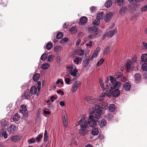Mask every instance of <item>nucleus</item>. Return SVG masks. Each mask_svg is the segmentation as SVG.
Masks as SVG:
<instances>
[{"mask_svg":"<svg viewBox=\"0 0 147 147\" xmlns=\"http://www.w3.org/2000/svg\"><path fill=\"white\" fill-rule=\"evenodd\" d=\"M120 94L119 90L117 89H110L107 94L104 92H101L99 95V101L100 103L103 106V108L106 109L108 106L107 103L104 101V97H110L111 95L114 97H117Z\"/></svg>","mask_w":147,"mask_h":147,"instance_id":"nucleus-1","label":"nucleus"},{"mask_svg":"<svg viewBox=\"0 0 147 147\" xmlns=\"http://www.w3.org/2000/svg\"><path fill=\"white\" fill-rule=\"evenodd\" d=\"M85 118V115L82 116L80 121L76 124V125L80 124L81 128L79 130V133L80 135L83 136H85L88 132L87 121H84Z\"/></svg>","mask_w":147,"mask_h":147,"instance_id":"nucleus-2","label":"nucleus"},{"mask_svg":"<svg viewBox=\"0 0 147 147\" xmlns=\"http://www.w3.org/2000/svg\"><path fill=\"white\" fill-rule=\"evenodd\" d=\"M109 80L111 84L110 89H115L116 88H119L121 86V83L117 81L112 76H110Z\"/></svg>","mask_w":147,"mask_h":147,"instance_id":"nucleus-3","label":"nucleus"},{"mask_svg":"<svg viewBox=\"0 0 147 147\" xmlns=\"http://www.w3.org/2000/svg\"><path fill=\"white\" fill-rule=\"evenodd\" d=\"M98 103L102 106L101 108L98 105H96L95 106V109H97V112L96 113L95 115V117L94 118H96V119H98L100 118L101 117V114H102L104 113V111L103 110L106 109L107 108H107L106 109L104 108H103V106L100 103L99 101V98L98 101Z\"/></svg>","mask_w":147,"mask_h":147,"instance_id":"nucleus-4","label":"nucleus"},{"mask_svg":"<svg viewBox=\"0 0 147 147\" xmlns=\"http://www.w3.org/2000/svg\"><path fill=\"white\" fill-rule=\"evenodd\" d=\"M94 116L92 115H90L89 116L87 125L88 124L89 125L92 127H96L97 125V122L94 120Z\"/></svg>","mask_w":147,"mask_h":147,"instance_id":"nucleus-5","label":"nucleus"},{"mask_svg":"<svg viewBox=\"0 0 147 147\" xmlns=\"http://www.w3.org/2000/svg\"><path fill=\"white\" fill-rule=\"evenodd\" d=\"M136 61V58H134V60L133 62L131 61L129 59L127 60L126 63V68L127 71H129L131 67H133V63L135 62Z\"/></svg>","mask_w":147,"mask_h":147,"instance_id":"nucleus-6","label":"nucleus"},{"mask_svg":"<svg viewBox=\"0 0 147 147\" xmlns=\"http://www.w3.org/2000/svg\"><path fill=\"white\" fill-rule=\"evenodd\" d=\"M84 99L91 104H94L96 101V98L90 96H85Z\"/></svg>","mask_w":147,"mask_h":147,"instance_id":"nucleus-7","label":"nucleus"},{"mask_svg":"<svg viewBox=\"0 0 147 147\" xmlns=\"http://www.w3.org/2000/svg\"><path fill=\"white\" fill-rule=\"evenodd\" d=\"M81 85V82L79 81H76L75 82L72 87V93L75 92L77 90L78 88Z\"/></svg>","mask_w":147,"mask_h":147,"instance_id":"nucleus-8","label":"nucleus"},{"mask_svg":"<svg viewBox=\"0 0 147 147\" xmlns=\"http://www.w3.org/2000/svg\"><path fill=\"white\" fill-rule=\"evenodd\" d=\"M112 14L113 13L111 12H110L107 14L104 18V20L105 22H108L110 20L111 18Z\"/></svg>","mask_w":147,"mask_h":147,"instance_id":"nucleus-9","label":"nucleus"},{"mask_svg":"<svg viewBox=\"0 0 147 147\" xmlns=\"http://www.w3.org/2000/svg\"><path fill=\"white\" fill-rule=\"evenodd\" d=\"M117 32L116 29H115L112 30L107 32L106 34V35L108 37H111L114 34L116 33Z\"/></svg>","mask_w":147,"mask_h":147,"instance_id":"nucleus-10","label":"nucleus"},{"mask_svg":"<svg viewBox=\"0 0 147 147\" xmlns=\"http://www.w3.org/2000/svg\"><path fill=\"white\" fill-rule=\"evenodd\" d=\"M78 71L77 69H75L74 71H72L71 72H69V74L74 77V79H73V81H74V80H76V79L77 78L76 74Z\"/></svg>","mask_w":147,"mask_h":147,"instance_id":"nucleus-11","label":"nucleus"},{"mask_svg":"<svg viewBox=\"0 0 147 147\" xmlns=\"http://www.w3.org/2000/svg\"><path fill=\"white\" fill-rule=\"evenodd\" d=\"M98 28L96 27L92 26L88 28V31L92 34H94L96 32H98L97 30Z\"/></svg>","mask_w":147,"mask_h":147,"instance_id":"nucleus-12","label":"nucleus"},{"mask_svg":"<svg viewBox=\"0 0 147 147\" xmlns=\"http://www.w3.org/2000/svg\"><path fill=\"white\" fill-rule=\"evenodd\" d=\"M16 130V127L13 125H10L8 129V131L10 134L13 133Z\"/></svg>","mask_w":147,"mask_h":147,"instance_id":"nucleus-13","label":"nucleus"},{"mask_svg":"<svg viewBox=\"0 0 147 147\" xmlns=\"http://www.w3.org/2000/svg\"><path fill=\"white\" fill-rule=\"evenodd\" d=\"M131 87L130 84L128 82H126L123 86V88L127 91H129Z\"/></svg>","mask_w":147,"mask_h":147,"instance_id":"nucleus-14","label":"nucleus"},{"mask_svg":"<svg viewBox=\"0 0 147 147\" xmlns=\"http://www.w3.org/2000/svg\"><path fill=\"white\" fill-rule=\"evenodd\" d=\"M88 20V19L87 17L85 16L82 17L80 19V24L82 25H84L86 23Z\"/></svg>","mask_w":147,"mask_h":147,"instance_id":"nucleus-15","label":"nucleus"},{"mask_svg":"<svg viewBox=\"0 0 147 147\" xmlns=\"http://www.w3.org/2000/svg\"><path fill=\"white\" fill-rule=\"evenodd\" d=\"M31 93L32 94H36L37 92L36 87L35 86H32L30 89Z\"/></svg>","mask_w":147,"mask_h":147,"instance_id":"nucleus-16","label":"nucleus"},{"mask_svg":"<svg viewBox=\"0 0 147 147\" xmlns=\"http://www.w3.org/2000/svg\"><path fill=\"white\" fill-rule=\"evenodd\" d=\"M0 136H3L5 139L7 138L8 135L6 131L3 129H2L0 130Z\"/></svg>","mask_w":147,"mask_h":147,"instance_id":"nucleus-17","label":"nucleus"},{"mask_svg":"<svg viewBox=\"0 0 147 147\" xmlns=\"http://www.w3.org/2000/svg\"><path fill=\"white\" fill-rule=\"evenodd\" d=\"M67 70L69 72L74 71L75 69H77L76 66L73 64H71L67 67Z\"/></svg>","mask_w":147,"mask_h":147,"instance_id":"nucleus-18","label":"nucleus"},{"mask_svg":"<svg viewBox=\"0 0 147 147\" xmlns=\"http://www.w3.org/2000/svg\"><path fill=\"white\" fill-rule=\"evenodd\" d=\"M127 11V8L126 7H122L119 10L120 13L122 15H124Z\"/></svg>","mask_w":147,"mask_h":147,"instance_id":"nucleus-19","label":"nucleus"},{"mask_svg":"<svg viewBox=\"0 0 147 147\" xmlns=\"http://www.w3.org/2000/svg\"><path fill=\"white\" fill-rule=\"evenodd\" d=\"M135 80L136 84H138L140 81V75L139 74H137L135 75Z\"/></svg>","mask_w":147,"mask_h":147,"instance_id":"nucleus-20","label":"nucleus"},{"mask_svg":"<svg viewBox=\"0 0 147 147\" xmlns=\"http://www.w3.org/2000/svg\"><path fill=\"white\" fill-rule=\"evenodd\" d=\"M115 106L114 104H111L109 107V111L111 112H114L115 109Z\"/></svg>","mask_w":147,"mask_h":147,"instance_id":"nucleus-21","label":"nucleus"},{"mask_svg":"<svg viewBox=\"0 0 147 147\" xmlns=\"http://www.w3.org/2000/svg\"><path fill=\"white\" fill-rule=\"evenodd\" d=\"M141 58L142 61L146 62H147V54L145 53L142 54Z\"/></svg>","mask_w":147,"mask_h":147,"instance_id":"nucleus-22","label":"nucleus"},{"mask_svg":"<svg viewBox=\"0 0 147 147\" xmlns=\"http://www.w3.org/2000/svg\"><path fill=\"white\" fill-rule=\"evenodd\" d=\"M99 131L98 129L96 128H94L92 131V134L94 136L97 135L98 134Z\"/></svg>","mask_w":147,"mask_h":147,"instance_id":"nucleus-23","label":"nucleus"},{"mask_svg":"<svg viewBox=\"0 0 147 147\" xmlns=\"http://www.w3.org/2000/svg\"><path fill=\"white\" fill-rule=\"evenodd\" d=\"M98 123L100 127H103L105 126L106 124V122L104 119H102Z\"/></svg>","mask_w":147,"mask_h":147,"instance_id":"nucleus-24","label":"nucleus"},{"mask_svg":"<svg viewBox=\"0 0 147 147\" xmlns=\"http://www.w3.org/2000/svg\"><path fill=\"white\" fill-rule=\"evenodd\" d=\"M26 106L24 105H22L21 106L20 111L23 114H24L26 113Z\"/></svg>","mask_w":147,"mask_h":147,"instance_id":"nucleus-25","label":"nucleus"},{"mask_svg":"<svg viewBox=\"0 0 147 147\" xmlns=\"http://www.w3.org/2000/svg\"><path fill=\"white\" fill-rule=\"evenodd\" d=\"M20 118V115L18 114H16L13 116L12 119L13 120L17 121L19 120Z\"/></svg>","mask_w":147,"mask_h":147,"instance_id":"nucleus-26","label":"nucleus"},{"mask_svg":"<svg viewBox=\"0 0 147 147\" xmlns=\"http://www.w3.org/2000/svg\"><path fill=\"white\" fill-rule=\"evenodd\" d=\"M112 3L111 0H108L105 3V6L107 8L111 6Z\"/></svg>","mask_w":147,"mask_h":147,"instance_id":"nucleus-27","label":"nucleus"},{"mask_svg":"<svg viewBox=\"0 0 147 147\" xmlns=\"http://www.w3.org/2000/svg\"><path fill=\"white\" fill-rule=\"evenodd\" d=\"M40 77V75L39 74L37 73L34 74L33 77V79L34 81L35 82L37 81Z\"/></svg>","mask_w":147,"mask_h":147,"instance_id":"nucleus-28","label":"nucleus"},{"mask_svg":"<svg viewBox=\"0 0 147 147\" xmlns=\"http://www.w3.org/2000/svg\"><path fill=\"white\" fill-rule=\"evenodd\" d=\"M90 61V58L84 60L82 62V65L86 67L89 64Z\"/></svg>","mask_w":147,"mask_h":147,"instance_id":"nucleus-29","label":"nucleus"},{"mask_svg":"<svg viewBox=\"0 0 147 147\" xmlns=\"http://www.w3.org/2000/svg\"><path fill=\"white\" fill-rule=\"evenodd\" d=\"M50 66V65L49 63H45L43 64L42 66V68L43 69H48Z\"/></svg>","mask_w":147,"mask_h":147,"instance_id":"nucleus-30","label":"nucleus"},{"mask_svg":"<svg viewBox=\"0 0 147 147\" xmlns=\"http://www.w3.org/2000/svg\"><path fill=\"white\" fill-rule=\"evenodd\" d=\"M24 97L25 99H28L30 97V94L29 92H25Z\"/></svg>","mask_w":147,"mask_h":147,"instance_id":"nucleus-31","label":"nucleus"},{"mask_svg":"<svg viewBox=\"0 0 147 147\" xmlns=\"http://www.w3.org/2000/svg\"><path fill=\"white\" fill-rule=\"evenodd\" d=\"M62 117L63 119H67V113L66 111L65 110H63L62 111Z\"/></svg>","mask_w":147,"mask_h":147,"instance_id":"nucleus-32","label":"nucleus"},{"mask_svg":"<svg viewBox=\"0 0 147 147\" xmlns=\"http://www.w3.org/2000/svg\"><path fill=\"white\" fill-rule=\"evenodd\" d=\"M103 12L99 13L97 16L96 18L100 20L103 18Z\"/></svg>","mask_w":147,"mask_h":147,"instance_id":"nucleus-33","label":"nucleus"},{"mask_svg":"<svg viewBox=\"0 0 147 147\" xmlns=\"http://www.w3.org/2000/svg\"><path fill=\"white\" fill-rule=\"evenodd\" d=\"M61 47L59 46H57L55 47L54 48V50L56 52H57L61 50Z\"/></svg>","mask_w":147,"mask_h":147,"instance_id":"nucleus-34","label":"nucleus"},{"mask_svg":"<svg viewBox=\"0 0 147 147\" xmlns=\"http://www.w3.org/2000/svg\"><path fill=\"white\" fill-rule=\"evenodd\" d=\"M47 53H45L42 55L40 58V59L42 61H45L47 58Z\"/></svg>","mask_w":147,"mask_h":147,"instance_id":"nucleus-35","label":"nucleus"},{"mask_svg":"<svg viewBox=\"0 0 147 147\" xmlns=\"http://www.w3.org/2000/svg\"><path fill=\"white\" fill-rule=\"evenodd\" d=\"M97 30H98V31L99 32H96L95 33H94V36L95 37H97L101 34V31L99 29H97Z\"/></svg>","mask_w":147,"mask_h":147,"instance_id":"nucleus-36","label":"nucleus"},{"mask_svg":"<svg viewBox=\"0 0 147 147\" xmlns=\"http://www.w3.org/2000/svg\"><path fill=\"white\" fill-rule=\"evenodd\" d=\"M100 21L98 19L96 18V19L93 22V24L94 26H98L100 24Z\"/></svg>","mask_w":147,"mask_h":147,"instance_id":"nucleus-37","label":"nucleus"},{"mask_svg":"<svg viewBox=\"0 0 147 147\" xmlns=\"http://www.w3.org/2000/svg\"><path fill=\"white\" fill-rule=\"evenodd\" d=\"M53 46V44L51 42H49L46 45L47 49L48 50H50L52 48Z\"/></svg>","mask_w":147,"mask_h":147,"instance_id":"nucleus-38","label":"nucleus"},{"mask_svg":"<svg viewBox=\"0 0 147 147\" xmlns=\"http://www.w3.org/2000/svg\"><path fill=\"white\" fill-rule=\"evenodd\" d=\"M48 133L47 131L45 130L44 134V139L45 142H47L48 140Z\"/></svg>","mask_w":147,"mask_h":147,"instance_id":"nucleus-39","label":"nucleus"},{"mask_svg":"<svg viewBox=\"0 0 147 147\" xmlns=\"http://www.w3.org/2000/svg\"><path fill=\"white\" fill-rule=\"evenodd\" d=\"M63 37V33L61 32L58 33L56 35V38L57 39H59Z\"/></svg>","mask_w":147,"mask_h":147,"instance_id":"nucleus-40","label":"nucleus"},{"mask_svg":"<svg viewBox=\"0 0 147 147\" xmlns=\"http://www.w3.org/2000/svg\"><path fill=\"white\" fill-rule=\"evenodd\" d=\"M142 69L144 71H147V63H144L142 65Z\"/></svg>","mask_w":147,"mask_h":147,"instance_id":"nucleus-41","label":"nucleus"},{"mask_svg":"<svg viewBox=\"0 0 147 147\" xmlns=\"http://www.w3.org/2000/svg\"><path fill=\"white\" fill-rule=\"evenodd\" d=\"M1 126L3 127H7V122L5 120H2L1 124Z\"/></svg>","mask_w":147,"mask_h":147,"instance_id":"nucleus-42","label":"nucleus"},{"mask_svg":"<svg viewBox=\"0 0 147 147\" xmlns=\"http://www.w3.org/2000/svg\"><path fill=\"white\" fill-rule=\"evenodd\" d=\"M141 11L144 12H146L147 11V4L141 8Z\"/></svg>","mask_w":147,"mask_h":147,"instance_id":"nucleus-43","label":"nucleus"},{"mask_svg":"<svg viewBox=\"0 0 147 147\" xmlns=\"http://www.w3.org/2000/svg\"><path fill=\"white\" fill-rule=\"evenodd\" d=\"M99 83L100 85V86L102 89H103V90L105 91V89H106V88H104V84L103 83V81H102L101 79H100L99 80Z\"/></svg>","mask_w":147,"mask_h":147,"instance_id":"nucleus-44","label":"nucleus"},{"mask_svg":"<svg viewBox=\"0 0 147 147\" xmlns=\"http://www.w3.org/2000/svg\"><path fill=\"white\" fill-rule=\"evenodd\" d=\"M70 32L71 33H75L76 32V29L75 27H73L70 30Z\"/></svg>","mask_w":147,"mask_h":147,"instance_id":"nucleus-45","label":"nucleus"},{"mask_svg":"<svg viewBox=\"0 0 147 147\" xmlns=\"http://www.w3.org/2000/svg\"><path fill=\"white\" fill-rule=\"evenodd\" d=\"M104 61V60L103 59H101L98 62L97 64V66H99L101 65L103 63Z\"/></svg>","mask_w":147,"mask_h":147,"instance_id":"nucleus-46","label":"nucleus"},{"mask_svg":"<svg viewBox=\"0 0 147 147\" xmlns=\"http://www.w3.org/2000/svg\"><path fill=\"white\" fill-rule=\"evenodd\" d=\"M116 2L118 3L119 5H123L124 3V1L123 0H117Z\"/></svg>","mask_w":147,"mask_h":147,"instance_id":"nucleus-47","label":"nucleus"},{"mask_svg":"<svg viewBox=\"0 0 147 147\" xmlns=\"http://www.w3.org/2000/svg\"><path fill=\"white\" fill-rule=\"evenodd\" d=\"M37 90L38 92L40 91V90L41 88V83L40 82H37Z\"/></svg>","mask_w":147,"mask_h":147,"instance_id":"nucleus-48","label":"nucleus"},{"mask_svg":"<svg viewBox=\"0 0 147 147\" xmlns=\"http://www.w3.org/2000/svg\"><path fill=\"white\" fill-rule=\"evenodd\" d=\"M18 137V136H13L11 138V140L13 142H16L17 140Z\"/></svg>","mask_w":147,"mask_h":147,"instance_id":"nucleus-49","label":"nucleus"},{"mask_svg":"<svg viewBox=\"0 0 147 147\" xmlns=\"http://www.w3.org/2000/svg\"><path fill=\"white\" fill-rule=\"evenodd\" d=\"M96 8L94 6H92L90 8L91 12L92 13H95L96 10Z\"/></svg>","mask_w":147,"mask_h":147,"instance_id":"nucleus-50","label":"nucleus"},{"mask_svg":"<svg viewBox=\"0 0 147 147\" xmlns=\"http://www.w3.org/2000/svg\"><path fill=\"white\" fill-rule=\"evenodd\" d=\"M42 137V136L41 134H39L36 138V140L37 142L40 141V139Z\"/></svg>","mask_w":147,"mask_h":147,"instance_id":"nucleus-51","label":"nucleus"},{"mask_svg":"<svg viewBox=\"0 0 147 147\" xmlns=\"http://www.w3.org/2000/svg\"><path fill=\"white\" fill-rule=\"evenodd\" d=\"M63 124L65 126V127H66L67 126V119H63Z\"/></svg>","mask_w":147,"mask_h":147,"instance_id":"nucleus-52","label":"nucleus"},{"mask_svg":"<svg viewBox=\"0 0 147 147\" xmlns=\"http://www.w3.org/2000/svg\"><path fill=\"white\" fill-rule=\"evenodd\" d=\"M109 50V47H107L105 48L103 51V54H107Z\"/></svg>","mask_w":147,"mask_h":147,"instance_id":"nucleus-53","label":"nucleus"},{"mask_svg":"<svg viewBox=\"0 0 147 147\" xmlns=\"http://www.w3.org/2000/svg\"><path fill=\"white\" fill-rule=\"evenodd\" d=\"M35 140L34 138H32L28 140V142L30 144H33L35 142Z\"/></svg>","mask_w":147,"mask_h":147,"instance_id":"nucleus-54","label":"nucleus"},{"mask_svg":"<svg viewBox=\"0 0 147 147\" xmlns=\"http://www.w3.org/2000/svg\"><path fill=\"white\" fill-rule=\"evenodd\" d=\"M70 81L71 80L69 78H67L65 79V83L67 84H69V83Z\"/></svg>","mask_w":147,"mask_h":147,"instance_id":"nucleus-55","label":"nucleus"},{"mask_svg":"<svg viewBox=\"0 0 147 147\" xmlns=\"http://www.w3.org/2000/svg\"><path fill=\"white\" fill-rule=\"evenodd\" d=\"M74 63L76 64H78L79 63V59L78 58L76 57L74 60Z\"/></svg>","mask_w":147,"mask_h":147,"instance_id":"nucleus-56","label":"nucleus"},{"mask_svg":"<svg viewBox=\"0 0 147 147\" xmlns=\"http://www.w3.org/2000/svg\"><path fill=\"white\" fill-rule=\"evenodd\" d=\"M117 75H118V76L116 77V78H119L123 76V74L121 72H118L117 73Z\"/></svg>","mask_w":147,"mask_h":147,"instance_id":"nucleus-57","label":"nucleus"},{"mask_svg":"<svg viewBox=\"0 0 147 147\" xmlns=\"http://www.w3.org/2000/svg\"><path fill=\"white\" fill-rule=\"evenodd\" d=\"M100 47H97L95 50L94 52L97 53V54L98 55V52L100 51Z\"/></svg>","mask_w":147,"mask_h":147,"instance_id":"nucleus-58","label":"nucleus"},{"mask_svg":"<svg viewBox=\"0 0 147 147\" xmlns=\"http://www.w3.org/2000/svg\"><path fill=\"white\" fill-rule=\"evenodd\" d=\"M53 56L52 55H50L49 56L47 59L48 61L50 62H51L52 59L53 58Z\"/></svg>","mask_w":147,"mask_h":147,"instance_id":"nucleus-59","label":"nucleus"},{"mask_svg":"<svg viewBox=\"0 0 147 147\" xmlns=\"http://www.w3.org/2000/svg\"><path fill=\"white\" fill-rule=\"evenodd\" d=\"M57 98L56 97H54L53 96L50 97V99L52 102H53L55 100H56Z\"/></svg>","mask_w":147,"mask_h":147,"instance_id":"nucleus-60","label":"nucleus"},{"mask_svg":"<svg viewBox=\"0 0 147 147\" xmlns=\"http://www.w3.org/2000/svg\"><path fill=\"white\" fill-rule=\"evenodd\" d=\"M28 86V85L26 84H24L21 86L22 89H25Z\"/></svg>","mask_w":147,"mask_h":147,"instance_id":"nucleus-61","label":"nucleus"},{"mask_svg":"<svg viewBox=\"0 0 147 147\" xmlns=\"http://www.w3.org/2000/svg\"><path fill=\"white\" fill-rule=\"evenodd\" d=\"M57 93L60 94L61 95H63L64 94L63 92L61 90L58 91H57Z\"/></svg>","mask_w":147,"mask_h":147,"instance_id":"nucleus-62","label":"nucleus"},{"mask_svg":"<svg viewBox=\"0 0 147 147\" xmlns=\"http://www.w3.org/2000/svg\"><path fill=\"white\" fill-rule=\"evenodd\" d=\"M59 105L60 106L63 107L65 106V104L64 101H61L59 102Z\"/></svg>","mask_w":147,"mask_h":147,"instance_id":"nucleus-63","label":"nucleus"},{"mask_svg":"<svg viewBox=\"0 0 147 147\" xmlns=\"http://www.w3.org/2000/svg\"><path fill=\"white\" fill-rule=\"evenodd\" d=\"M80 41H81L80 39L79 38L78 39L76 42V45L77 46H78L79 45V44L80 43Z\"/></svg>","mask_w":147,"mask_h":147,"instance_id":"nucleus-64","label":"nucleus"}]
</instances>
